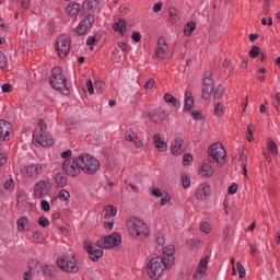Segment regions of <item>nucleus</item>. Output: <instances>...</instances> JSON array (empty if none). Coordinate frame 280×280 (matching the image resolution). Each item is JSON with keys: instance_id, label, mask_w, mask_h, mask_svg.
<instances>
[{"instance_id": "1", "label": "nucleus", "mask_w": 280, "mask_h": 280, "mask_svg": "<svg viewBox=\"0 0 280 280\" xmlns=\"http://www.w3.org/2000/svg\"><path fill=\"white\" fill-rule=\"evenodd\" d=\"M172 257H168L167 260H165L161 256H153L147 261L148 275L150 279H161L166 270L172 269Z\"/></svg>"}, {"instance_id": "2", "label": "nucleus", "mask_w": 280, "mask_h": 280, "mask_svg": "<svg viewBox=\"0 0 280 280\" xmlns=\"http://www.w3.org/2000/svg\"><path fill=\"white\" fill-rule=\"evenodd\" d=\"M127 231L131 237H148L150 235L148 224L137 217H131L127 220Z\"/></svg>"}, {"instance_id": "3", "label": "nucleus", "mask_w": 280, "mask_h": 280, "mask_svg": "<svg viewBox=\"0 0 280 280\" xmlns=\"http://www.w3.org/2000/svg\"><path fill=\"white\" fill-rule=\"evenodd\" d=\"M208 155L210 163H217L219 167H224V163H226V151L222 147V143L217 142L211 144Z\"/></svg>"}, {"instance_id": "4", "label": "nucleus", "mask_w": 280, "mask_h": 280, "mask_svg": "<svg viewBox=\"0 0 280 280\" xmlns=\"http://www.w3.org/2000/svg\"><path fill=\"white\" fill-rule=\"evenodd\" d=\"M50 85L62 95H69V89H67V79L62 75V70L55 67L50 75Z\"/></svg>"}, {"instance_id": "5", "label": "nucleus", "mask_w": 280, "mask_h": 280, "mask_svg": "<svg viewBox=\"0 0 280 280\" xmlns=\"http://www.w3.org/2000/svg\"><path fill=\"white\" fill-rule=\"evenodd\" d=\"M39 131L33 132V143H38L43 148H47V145H54V139L47 132V125H45L44 120L38 121Z\"/></svg>"}, {"instance_id": "6", "label": "nucleus", "mask_w": 280, "mask_h": 280, "mask_svg": "<svg viewBox=\"0 0 280 280\" xmlns=\"http://www.w3.org/2000/svg\"><path fill=\"white\" fill-rule=\"evenodd\" d=\"M81 163V172L84 174L93 175L100 170V160L90 154L79 155Z\"/></svg>"}, {"instance_id": "7", "label": "nucleus", "mask_w": 280, "mask_h": 280, "mask_svg": "<svg viewBox=\"0 0 280 280\" xmlns=\"http://www.w3.org/2000/svg\"><path fill=\"white\" fill-rule=\"evenodd\" d=\"M62 172L66 173L67 176L71 178H75V176H80L82 172V165L80 162V155L73 158V160H63L62 162Z\"/></svg>"}, {"instance_id": "8", "label": "nucleus", "mask_w": 280, "mask_h": 280, "mask_svg": "<svg viewBox=\"0 0 280 280\" xmlns=\"http://www.w3.org/2000/svg\"><path fill=\"white\" fill-rule=\"evenodd\" d=\"M119 244H121V235L119 233H113L96 241L98 248H115Z\"/></svg>"}, {"instance_id": "9", "label": "nucleus", "mask_w": 280, "mask_h": 280, "mask_svg": "<svg viewBox=\"0 0 280 280\" xmlns=\"http://www.w3.org/2000/svg\"><path fill=\"white\" fill-rule=\"evenodd\" d=\"M57 266L60 268V270H63V272H78V262L75 260V257L73 256H61L57 260Z\"/></svg>"}, {"instance_id": "10", "label": "nucleus", "mask_w": 280, "mask_h": 280, "mask_svg": "<svg viewBox=\"0 0 280 280\" xmlns=\"http://www.w3.org/2000/svg\"><path fill=\"white\" fill-rule=\"evenodd\" d=\"M55 47L59 58H67L71 49V45L69 44V36L67 35L59 36L56 40Z\"/></svg>"}, {"instance_id": "11", "label": "nucleus", "mask_w": 280, "mask_h": 280, "mask_svg": "<svg viewBox=\"0 0 280 280\" xmlns=\"http://www.w3.org/2000/svg\"><path fill=\"white\" fill-rule=\"evenodd\" d=\"M51 191V183L49 180L42 179L34 186L33 196L39 200L45 198Z\"/></svg>"}, {"instance_id": "12", "label": "nucleus", "mask_w": 280, "mask_h": 280, "mask_svg": "<svg viewBox=\"0 0 280 280\" xmlns=\"http://www.w3.org/2000/svg\"><path fill=\"white\" fill-rule=\"evenodd\" d=\"M95 23V15L88 14L75 27L74 33L77 36H84L89 30H91V26Z\"/></svg>"}, {"instance_id": "13", "label": "nucleus", "mask_w": 280, "mask_h": 280, "mask_svg": "<svg viewBox=\"0 0 280 280\" xmlns=\"http://www.w3.org/2000/svg\"><path fill=\"white\" fill-rule=\"evenodd\" d=\"M183 143H185V138L183 136H177L175 139L171 142V153L174 156H180L183 152H185V147H183Z\"/></svg>"}, {"instance_id": "14", "label": "nucleus", "mask_w": 280, "mask_h": 280, "mask_svg": "<svg viewBox=\"0 0 280 280\" xmlns=\"http://www.w3.org/2000/svg\"><path fill=\"white\" fill-rule=\"evenodd\" d=\"M84 250L90 255L92 261H97L101 257L104 256V250L93 247V243L85 241L83 243Z\"/></svg>"}, {"instance_id": "15", "label": "nucleus", "mask_w": 280, "mask_h": 280, "mask_svg": "<svg viewBox=\"0 0 280 280\" xmlns=\"http://www.w3.org/2000/svg\"><path fill=\"white\" fill-rule=\"evenodd\" d=\"M213 93V79H211V72H206L202 88V98L209 100V95Z\"/></svg>"}, {"instance_id": "16", "label": "nucleus", "mask_w": 280, "mask_h": 280, "mask_svg": "<svg viewBox=\"0 0 280 280\" xmlns=\"http://www.w3.org/2000/svg\"><path fill=\"white\" fill-rule=\"evenodd\" d=\"M209 266V256L201 258L197 265L194 278L197 280L203 279L207 275V267Z\"/></svg>"}, {"instance_id": "17", "label": "nucleus", "mask_w": 280, "mask_h": 280, "mask_svg": "<svg viewBox=\"0 0 280 280\" xmlns=\"http://www.w3.org/2000/svg\"><path fill=\"white\" fill-rule=\"evenodd\" d=\"M199 176H202V178H211L214 174L213 166L208 161H203L198 170Z\"/></svg>"}, {"instance_id": "18", "label": "nucleus", "mask_w": 280, "mask_h": 280, "mask_svg": "<svg viewBox=\"0 0 280 280\" xmlns=\"http://www.w3.org/2000/svg\"><path fill=\"white\" fill-rule=\"evenodd\" d=\"M168 49H170V47L167 46L165 38H163V37L159 38L158 47L155 50L156 58H166Z\"/></svg>"}, {"instance_id": "19", "label": "nucleus", "mask_w": 280, "mask_h": 280, "mask_svg": "<svg viewBox=\"0 0 280 280\" xmlns=\"http://www.w3.org/2000/svg\"><path fill=\"white\" fill-rule=\"evenodd\" d=\"M170 115L165 110H153L149 114L150 121L153 124H159L160 121H165Z\"/></svg>"}, {"instance_id": "20", "label": "nucleus", "mask_w": 280, "mask_h": 280, "mask_svg": "<svg viewBox=\"0 0 280 280\" xmlns=\"http://www.w3.org/2000/svg\"><path fill=\"white\" fill-rule=\"evenodd\" d=\"M10 132H12V124L5 120H0V139H3V141H8Z\"/></svg>"}, {"instance_id": "21", "label": "nucleus", "mask_w": 280, "mask_h": 280, "mask_svg": "<svg viewBox=\"0 0 280 280\" xmlns=\"http://www.w3.org/2000/svg\"><path fill=\"white\" fill-rule=\"evenodd\" d=\"M211 188L207 184L199 185L198 189L196 190V199L197 200H205L207 196H209Z\"/></svg>"}, {"instance_id": "22", "label": "nucleus", "mask_w": 280, "mask_h": 280, "mask_svg": "<svg viewBox=\"0 0 280 280\" xmlns=\"http://www.w3.org/2000/svg\"><path fill=\"white\" fill-rule=\"evenodd\" d=\"M162 259H164L165 261H167V259H172V266H174V247L172 245H167V246H164L162 247Z\"/></svg>"}, {"instance_id": "23", "label": "nucleus", "mask_w": 280, "mask_h": 280, "mask_svg": "<svg viewBox=\"0 0 280 280\" xmlns=\"http://www.w3.org/2000/svg\"><path fill=\"white\" fill-rule=\"evenodd\" d=\"M28 267H30V270H34L36 273H38L40 277H43L45 266L40 265V262H38V260L31 259L28 261Z\"/></svg>"}, {"instance_id": "24", "label": "nucleus", "mask_w": 280, "mask_h": 280, "mask_svg": "<svg viewBox=\"0 0 280 280\" xmlns=\"http://www.w3.org/2000/svg\"><path fill=\"white\" fill-rule=\"evenodd\" d=\"M153 141H154V145H155L156 150H159V152H165V150H167V143H165V141H163V139H161V133H155Z\"/></svg>"}, {"instance_id": "25", "label": "nucleus", "mask_w": 280, "mask_h": 280, "mask_svg": "<svg viewBox=\"0 0 280 280\" xmlns=\"http://www.w3.org/2000/svg\"><path fill=\"white\" fill-rule=\"evenodd\" d=\"M66 14H68V16H78V14H80V3L71 2L66 8Z\"/></svg>"}, {"instance_id": "26", "label": "nucleus", "mask_w": 280, "mask_h": 280, "mask_svg": "<svg viewBox=\"0 0 280 280\" xmlns=\"http://www.w3.org/2000/svg\"><path fill=\"white\" fill-rule=\"evenodd\" d=\"M84 10H91L97 12L100 10V1L97 0H85L83 3Z\"/></svg>"}, {"instance_id": "27", "label": "nucleus", "mask_w": 280, "mask_h": 280, "mask_svg": "<svg viewBox=\"0 0 280 280\" xmlns=\"http://www.w3.org/2000/svg\"><path fill=\"white\" fill-rule=\"evenodd\" d=\"M194 108V96L190 91L185 92L184 110H191Z\"/></svg>"}, {"instance_id": "28", "label": "nucleus", "mask_w": 280, "mask_h": 280, "mask_svg": "<svg viewBox=\"0 0 280 280\" xmlns=\"http://www.w3.org/2000/svg\"><path fill=\"white\" fill-rule=\"evenodd\" d=\"M113 30L114 32H118L119 34H121V36H124V34H126V21L118 20L113 24Z\"/></svg>"}, {"instance_id": "29", "label": "nucleus", "mask_w": 280, "mask_h": 280, "mask_svg": "<svg viewBox=\"0 0 280 280\" xmlns=\"http://www.w3.org/2000/svg\"><path fill=\"white\" fill-rule=\"evenodd\" d=\"M54 180L57 187H67V176L62 173H57L54 175Z\"/></svg>"}, {"instance_id": "30", "label": "nucleus", "mask_w": 280, "mask_h": 280, "mask_svg": "<svg viewBox=\"0 0 280 280\" xmlns=\"http://www.w3.org/2000/svg\"><path fill=\"white\" fill-rule=\"evenodd\" d=\"M163 98L167 104H172L173 108H180V101L176 100V97H174L172 94L166 93Z\"/></svg>"}, {"instance_id": "31", "label": "nucleus", "mask_w": 280, "mask_h": 280, "mask_svg": "<svg viewBox=\"0 0 280 280\" xmlns=\"http://www.w3.org/2000/svg\"><path fill=\"white\" fill-rule=\"evenodd\" d=\"M22 174L23 176H25L26 178H32L34 176H37L36 175V167L35 165H28V166H25L23 170H22Z\"/></svg>"}, {"instance_id": "32", "label": "nucleus", "mask_w": 280, "mask_h": 280, "mask_svg": "<svg viewBox=\"0 0 280 280\" xmlns=\"http://www.w3.org/2000/svg\"><path fill=\"white\" fill-rule=\"evenodd\" d=\"M104 218L108 219V218H115V215H117V207L115 206H107L104 209Z\"/></svg>"}, {"instance_id": "33", "label": "nucleus", "mask_w": 280, "mask_h": 280, "mask_svg": "<svg viewBox=\"0 0 280 280\" xmlns=\"http://www.w3.org/2000/svg\"><path fill=\"white\" fill-rule=\"evenodd\" d=\"M35 165V174L36 176H40L47 172V163H38L34 164Z\"/></svg>"}, {"instance_id": "34", "label": "nucleus", "mask_w": 280, "mask_h": 280, "mask_svg": "<svg viewBox=\"0 0 280 280\" xmlns=\"http://www.w3.org/2000/svg\"><path fill=\"white\" fill-rule=\"evenodd\" d=\"M267 150L272 154V156H277L279 154V150L277 149V143L275 141L269 140L267 143Z\"/></svg>"}, {"instance_id": "35", "label": "nucleus", "mask_w": 280, "mask_h": 280, "mask_svg": "<svg viewBox=\"0 0 280 280\" xmlns=\"http://www.w3.org/2000/svg\"><path fill=\"white\" fill-rule=\"evenodd\" d=\"M195 30H196V24L194 22H188L184 26V34H185V36H191V34L194 33Z\"/></svg>"}, {"instance_id": "36", "label": "nucleus", "mask_w": 280, "mask_h": 280, "mask_svg": "<svg viewBox=\"0 0 280 280\" xmlns=\"http://www.w3.org/2000/svg\"><path fill=\"white\" fill-rule=\"evenodd\" d=\"M213 113L215 117H222L224 115V105L222 103H215Z\"/></svg>"}, {"instance_id": "37", "label": "nucleus", "mask_w": 280, "mask_h": 280, "mask_svg": "<svg viewBox=\"0 0 280 280\" xmlns=\"http://www.w3.org/2000/svg\"><path fill=\"white\" fill-rule=\"evenodd\" d=\"M56 272V267L52 265H44V273L42 277H51Z\"/></svg>"}, {"instance_id": "38", "label": "nucleus", "mask_w": 280, "mask_h": 280, "mask_svg": "<svg viewBox=\"0 0 280 280\" xmlns=\"http://www.w3.org/2000/svg\"><path fill=\"white\" fill-rule=\"evenodd\" d=\"M135 139H137V132H135V130L132 129H128L125 132V140L131 142V141H135Z\"/></svg>"}, {"instance_id": "39", "label": "nucleus", "mask_w": 280, "mask_h": 280, "mask_svg": "<svg viewBox=\"0 0 280 280\" xmlns=\"http://www.w3.org/2000/svg\"><path fill=\"white\" fill-rule=\"evenodd\" d=\"M58 198L59 200L67 202V200H69V198H71V194H69L67 190H60L58 194Z\"/></svg>"}, {"instance_id": "40", "label": "nucleus", "mask_w": 280, "mask_h": 280, "mask_svg": "<svg viewBox=\"0 0 280 280\" xmlns=\"http://www.w3.org/2000/svg\"><path fill=\"white\" fill-rule=\"evenodd\" d=\"M25 224H27V218L22 217L18 220V230L25 231Z\"/></svg>"}, {"instance_id": "41", "label": "nucleus", "mask_w": 280, "mask_h": 280, "mask_svg": "<svg viewBox=\"0 0 280 280\" xmlns=\"http://www.w3.org/2000/svg\"><path fill=\"white\" fill-rule=\"evenodd\" d=\"M222 95H224V86L219 85L214 89V98L220 100V97H222Z\"/></svg>"}, {"instance_id": "42", "label": "nucleus", "mask_w": 280, "mask_h": 280, "mask_svg": "<svg viewBox=\"0 0 280 280\" xmlns=\"http://www.w3.org/2000/svg\"><path fill=\"white\" fill-rule=\"evenodd\" d=\"M182 185L184 189H187L191 186V179L187 175H182Z\"/></svg>"}, {"instance_id": "43", "label": "nucleus", "mask_w": 280, "mask_h": 280, "mask_svg": "<svg viewBox=\"0 0 280 280\" xmlns=\"http://www.w3.org/2000/svg\"><path fill=\"white\" fill-rule=\"evenodd\" d=\"M194 162V156L189 153L184 154L183 156V164L184 165H191V163Z\"/></svg>"}, {"instance_id": "44", "label": "nucleus", "mask_w": 280, "mask_h": 280, "mask_svg": "<svg viewBox=\"0 0 280 280\" xmlns=\"http://www.w3.org/2000/svg\"><path fill=\"white\" fill-rule=\"evenodd\" d=\"M60 156H61V159H63V161L73 160V158H71V156H73V151H71V150L63 151V152H61Z\"/></svg>"}, {"instance_id": "45", "label": "nucleus", "mask_w": 280, "mask_h": 280, "mask_svg": "<svg viewBox=\"0 0 280 280\" xmlns=\"http://www.w3.org/2000/svg\"><path fill=\"white\" fill-rule=\"evenodd\" d=\"M165 247V237L159 236L156 240V248L158 250H162Z\"/></svg>"}, {"instance_id": "46", "label": "nucleus", "mask_w": 280, "mask_h": 280, "mask_svg": "<svg viewBox=\"0 0 280 280\" xmlns=\"http://www.w3.org/2000/svg\"><path fill=\"white\" fill-rule=\"evenodd\" d=\"M236 268H237L240 278L244 279L246 277V270H244V266H242V262H237Z\"/></svg>"}, {"instance_id": "47", "label": "nucleus", "mask_w": 280, "mask_h": 280, "mask_svg": "<svg viewBox=\"0 0 280 280\" xmlns=\"http://www.w3.org/2000/svg\"><path fill=\"white\" fill-rule=\"evenodd\" d=\"M38 224L39 226H43L44 229H46V226H49V219H47V217H39Z\"/></svg>"}, {"instance_id": "48", "label": "nucleus", "mask_w": 280, "mask_h": 280, "mask_svg": "<svg viewBox=\"0 0 280 280\" xmlns=\"http://www.w3.org/2000/svg\"><path fill=\"white\" fill-rule=\"evenodd\" d=\"M130 143H133L135 148L141 149L143 148V140L139 139V136L136 139L131 140Z\"/></svg>"}, {"instance_id": "49", "label": "nucleus", "mask_w": 280, "mask_h": 280, "mask_svg": "<svg viewBox=\"0 0 280 280\" xmlns=\"http://www.w3.org/2000/svg\"><path fill=\"white\" fill-rule=\"evenodd\" d=\"M85 89L90 95H93L95 93V88H93V81L91 80L86 81Z\"/></svg>"}, {"instance_id": "50", "label": "nucleus", "mask_w": 280, "mask_h": 280, "mask_svg": "<svg viewBox=\"0 0 280 280\" xmlns=\"http://www.w3.org/2000/svg\"><path fill=\"white\" fill-rule=\"evenodd\" d=\"M200 231L202 233H209L211 231V225L208 222L200 223Z\"/></svg>"}, {"instance_id": "51", "label": "nucleus", "mask_w": 280, "mask_h": 280, "mask_svg": "<svg viewBox=\"0 0 280 280\" xmlns=\"http://www.w3.org/2000/svg\"><path fill=\"white\" fill-rule=\"evenodd\" d=\"M95 91H98V93H104L105 84L102 81H96L94 84Z\"/></svg>"}, {"instance_id": "52", "label": "nucleus", "mask_w": 280, "mask_h": 280, "mask_svg": "<svg viewBox=\"0 0 280 280\" xmlns=\"http://www.w3.org/2000/svg\"><path fill=\"white\" fill-rule=\"evenodd\" d=\"M237 184L233 183L231 186L228 188V194L230 196H233V194H237Z\"/></svg>"}, {"instance_id": "53", "label": "nucleus", "mask_w": 280, "mask_h": 280, "mask_svg": "<svg viewBox=\"0 0 280 280\" xmlns=\"http://www.w3.org/2000/svg\"><path fill=\"white\" fill-rule=\"evenodd\" d=\"M249 56L252 58H257V56H259V47L253 46L250 51H249Z\"/></svg>"}, {"instance_id": "54", "label": "nucleus", "mask_w": 280, "mask_h": 280, "mask_svg": "<svg viewBox=\"0 0 280 280\" xmlns=\"http://www.w3.org/2000/svg\"><path fill=\"white\" fill-rule=\"evenodd\" d=\"M172 200V197H170V195H162L161 198V207H165V205H167L170 201Z\"/></svg>"}, {"instance_id": "55", "label": "nucleus", "mask_w": 280, "mask_h": 280, "mask_svg": "<svg viewBox=\"0 0 280 280\" xmlns=\"http://www.w3.org/2000/svg\"><path fill=\"white\" fill-rule=\"evenodd\" d=\"M33 240L38 243L43 242V233H40L38 231L34 232Z\"/></svg>"}, {"instance_id": "56", "label": "nucleus", "mask_w": 280, "mask_h": 280, "mask_svg": "<svg viewBox=\"0 0 280 280\" xmlns=\"http://www.w3.org/2000/svg\"><path fill=\"white\" fill-rule=\"evenodd\" d=\"M8 65V59H5V56L3 52L0 50V69H3Z\"/></svg>"}, {"instance_id": "57", "label": "nucleus", "mask_w": 280, "mask_h": 280, "mask_svg": "<svg viewBox=\"0 0 280 280\" xmlns=\"http://www.w3.org/2000/svg\"><path fill=\"white\" fill-rule=\"evenodd\" d=\"M40 207L43 211H49L51 207L49 206V202L47 200H42L40 201Z\"/></svg>"}, {"instance_id": "58", "label": "nucleus", "mask_w": 280, "mask_h": 280, "mask_svg": "<svg viewBox=\"0 0 280 280\" xmlns=\"http://www.w3.org/2000/svg\"><path fill=\"white\" fill-rule=\"evenodd\" d=\"M144 89L147 91H150L151 89H154V79H150L149 81H147Z\"/></svg>"}, {"instance_id": "59", "label": "nucleus", "mask_w": 280, "mask_h": 280, "mask_svg": "<svg viewBox=\"0 0 280 280\" xmlns=\"http://www.w3.org/2000/svg\"><path fill=\"white\" fill-rule=\"evenodd\" d=\"M152 196H154L155 198H163V192H161V189L159 188H154L152 191H151Z\"/></svg>"}, {"instance_id": "60", "label": "nucleus", "mask_w": 280, "mask_h": 280, "mask_svg": "<svg viewBox=\"0 0 280 280\" xmlns=\"http://www.w3.org/2000/svg\"><path fill=\"white\" fill-rule=\"evenodd\" d=\"M132 40H135V43H139L141 40V33L139 32H133L131 35Z\"/></svg>"}, {"instance_id": "61", "label": "nucleus", "mask_w": 280, "mask_h": 280, "mask_svg": "<svg viewBox=\"0 0 280 280\" xmlns=\"http://www.w3.org/2000/svg\"><path fill=\"white\" fill-rule=\"evenodd\" d=\"M12 187H14V180L13 179H9L5 182L4 184V189H12Z\"/></svg>"}, {"instance_id": "62", "label": "nucleus", "mask_w": 280, "mask_h": 280, "mask_svg": "<svg viewBox=\"0 0 280 280\" xmlns=\"http://www.w3.org/2000/svg\"><path fill=\"white\" fill-rule=\"evenodd\" d=\"M247 141H253V127L248 126L247 127Z\"/></svg>"}, {"instance_id": "63", "label": "nucleus", "mask_w": 280, "mask_h": 280, "mask_svg": "<svg viewBox=\"0 0 280 280\" xmlns=\"http://www.w3.org/2000/svg\"><path fill=\"white\" fill-rule=\"evenodd\" d=\"M118 47L121 51H126L128 49V44L120 42L118 43Z\"/></svg>"}, {"instance_id": "64", "label": "nucleus", "mask_w": 280, "mask_h": 280, "mask_svg": "<svg viewBox=\"0 0 280 280\" xmlns=\"http://www.w3.org/2000/svg\"><path fill=\"white\" fill-rule=\"evenodd\" d=\"M24 280H32V271H26L23 275Z\"/></svg>"}]
</instances>
